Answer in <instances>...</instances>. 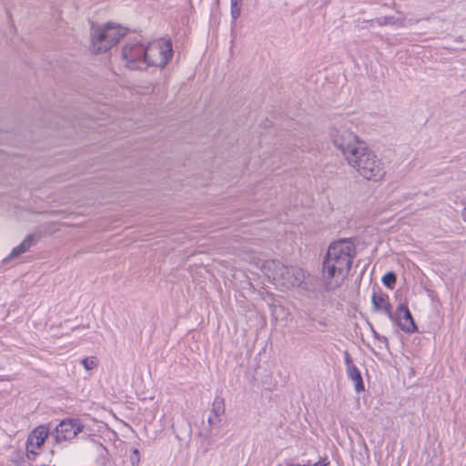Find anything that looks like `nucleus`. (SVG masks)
<instances>
[{
  "mask_svg": "<svg viewBox=\"0 0 466 466\" xmlns=\"http://www.w3.org/2000/svg\"><path fill=\"white\" fill-rule=\"evenodd\" d=\"M347 375L349 379L354 383V387L357 392L364 390L362 377L357 367H350V369H347Z\"/></svg>",
  "mask_w": 466,
  "mask_h": 466,
  "instance_id": "12",
  "label": "nucleus"
},
{
  "mask_svg": "<svg viewBox=\"0 0 466 466\" xmlns=\"http://www.w3.org/2000/svg\"><path fill=\"white\" fill-rule=\"evenodd\" d=\"M397 317L400 329L408 333H412L416 330V325L410 311L406 306H400L397 309Z\"/></svg>",
  "mask_w": 466,
  "mask_h": 466,
  "instance_id": "9",
  "label": "nucleus"
},
{
  "mask_svg": "<svg viewBox=\"0 0 466 466\" xmlns=\"http://www.w3.org/2000/svg\"><path fill=\"white\" fill-rule=\"evenodd\" d=\"M382 283L388 288H393L396 282V276L393 272H389L382 277Z\"/></svg>",
  "mask_w": 466,
  "mask_h": 466,
  "instance_id": "16",
  "label": "nucleus"
},
{
  "mask_svg": "<svg viewBox=\"0 0 466 466\" xmlns=\"http://www.w3.org/2000/svg\"><path fill=\"white\" fill-rule=\"evenodd\" d=\"M461 218H462L463 221L466 222V206L464 207V208L461 211Z\"/></svg>",
  "mask_w": 466,
  "mask_h": 466,
  "instance_id": "21",
  "label": "nucleus"
},
{
  "mask_svg": "<svg viewBox=\"0 0 466 466\" xmlns=\"http://www.w3.org/2000/svg\"><path fill=\"white\" fill-rule=\"evenodd\" d=\"M353 127L350 121L335 124L329 130L333 145L341 152L347 164L360 177L374 182L382 180L386 175L384 163L355 133Z\"/></svg>",
  "mask_w": 466,
  "mask_h": 466,
  "instance_id": "1",
  "label": "nucleus"
},
{
  "mask_svg": "<svg viewBox=\"0 0 466 466\" xmlns=\"http://www.w3.org/2000/svg\"><path fill=\"white\" fill-rule=\"evenodd\" d=\"M98 364L97 359L96 357H87L82 360V365L86 370H91L95 369Z\"/></svg>",
  "mask_w": 466,
  "mask_h": 466,
  "instance_id": "15",
  "label": "nucleus"
},
{
  "mask_svg": "<svg viewBox=\"0 0 466 466\" xmlns=\"http://www.w3.org/2000/svg\"><path fill=\"white\" fill-rule=\"evenodd\" d=\"M145 52L146 46L137 41H131L126 44L122 55L127 66L131 69L145 68Z\"/></svg>",
  "mask_w": 466,
  "mask_h": 466,
  "instance_id": "6",
  "label": "nucleus"
},
{
  "mask_svg": "<svg viewBox=\"0 0 466 466\" xmlns=\"http://www.w3.org/2000/svg\"><path fill=\"white\" fill-rule=\"evenodd\" d=\"M344 360H345V364H346L347 369H350V367H356L353 364L351 357H350V355L348 352H345V354H344Z\"/></svg>",
  "mask_w": 466,
  "mask_h": 466,
  "instance_id": "18",
  "label": "nucleus"
},
{
  "mask_svg": "<svg viewBox=\"0 0 466 466\" xmlns=\"http://www.w3.org/2000/svg\"><path fill=\"white\" fill-rule=\"evenodd\" d=\"M83 429L84 425L78 420H64L56 428V439L57 441L73 440Z\"/></svg>",
  "mask_w": 466,
  "mask_h": 466,
  "instance_id": "8",
  "label": "nucleus"
},
{
  "mask_svg": "<svg viewBox=\"0 0 466 466\" xmlns=\"http://www.w3.org/2000/svg\"><path fill=\"white\" fill-rule=\"evenodd\" d=\"M126 34L127 29L115 23L92 25L90 51L94 54L106 53L115 46Z\"/></svg>",
  "mask_w": 466,
  "mask_h": 466,
  "instance_id": "4",
  "label": "nucleus"
},
{
  "mask_svg": "<svg viewBox=\"0 0 466 466\" xmlns=\"http://www.w3.org/2000/svg\"><path fill=\"white\" fill-rule=\"evenodd\" d=\"M277 309H278V308L275 307L274 309L272 310V315H274L276 313Z\"/></svg>",
  "mask_w": 466,
  "mask_h": 466,
  "instance_id": "22",
  "label": "nucleus"
},
{
  "mask_svg": "<svg viewBox=\"0 0 466 466\" xmlns=\"http://www.w3.org/2000/svg\"><path fill=\"white\" fill-rule=\"evenodd\" d=\"M372 334L374 336V338L376 339H378L380 342L387 345L388 344V339L387 338H385L384 336H380L379 333H377L373 329H372Z\"/></svg>",
  "mask_w": 466,
  "mask_h": 466,
  "instance_id": "19",
  "label": "nucleus"
},
{
  "mask_svg": "<svg viewBox=\"0 0 466 466\" xmlns=\"http://www.w3.org/2000/svg\"><path fill=\"white\" fill-rule=\"evenodd\" d=\"M173 55L170 40L160 38L150 42L146 46L144 56L145 67L151 66L164 67Z\"/></svg>",
  "mask_w": 466,
  "mask_h": 466,
  "instance_id": "5",
  "label": "nucleus"
},
{
  "mask_svg": "<svg viewBox=\"0 0 466 466\" xmlns=\"http://www.w3.org/2000/svg\"><path fill=\"white\" fill-rule=\"evenodd\" d=\"M49 435V430L44 425L36 427L28 436L26 451L28 459H34Z\"/></svg>",
  "mask_w": 466,
  "mask_h": 466,
  "instance_id": "7",
  "label": "nucleus"
},
{
  "mask_svg": "<svg viewBox=\"0 0 466 466\" xmlns=\"http://www.w3.org/2000/svg\"><path fill=\"white\" fill-rule=\"evenodd\" d=\"M355 256V247L350 239L329 245L322 265V279L327 289H335L347 279Z\"/></svg>",
  "mask_w": 466,
  "mask_h": 466,
  "instance_id": "2",
  "label": "nucleus"
},
{
  "mask_svg": "<svg viewBox=\"0 0 466 466\" xmlns=\"http://www.w3.org/2000/svg\"><path fill=\"white\" fill-rule=\"evenodd\" d=\"M241 0H230V15L236 21L241 15Z\"/></svg>",
  "mask_w": 466,
  "mask_h": 466,
  "instance_id": "13",
  "label": "nucleus"
},
{
  "mask_svg": "<svg viewBox=\"0 0 466 466\" xmlns=\"http://www.w3.org/2000/svg\"><path fill=\"white\" fill-rule=\"evenodd\" d=\"M371 303L375 311L384 313L390 319H393V315L390 310L391 307L387 297L382 294L374 293L371 298Z\"/></svg>",
  "mask_w": 466,
  "mask_h": 466,
  "instance_id": "10",
  "label": "nucleus"
},
{
  "mask_svg": "<svg viewBox=\"0 0 466 466\" xmlns=\"http://www.w3.org/2000/svg\"><path fill=\"white\" fill-rule=\"evenodd\" d=\"M327 465H328V462H326L325 461H319L316 463H314L313 465L289 464L288 466H327Z\"/></svg>",
  "mask_w": 466,
  "mask_h": 466,
  "instance_id": "20",
  "label": "nucleus"
},
{
  "mask_svg": "<svg viewBox=\"0 0 466 466\" xmlns=\"http://www.w3.org/2000/svg\"><path fill=\"white\" fill-rule=\"evenodd\" d=\"M262 270L268 279L281 289L299 287L305 279V272L302 268L287 267L277 260L266 261Z\"/></svg>",
  "mask_w": 466,
  "mask_h": 466,
  "instance_id": "3",
  "label": "nucleus"
},
{
  "mask_svg": "<svg viewBox=\"0 0 466 466\" xmlns=\"http://www.w3.org/2000/svg\"><path fill=\"white\" fill-rule=\"evenodd\" d=\"M33 238L27 236L18 246L15 247L10 254L4 259L5 262L16 258L32 247Z\"/></svg>",
  "mask_w": 466,
  "mask_h": 466,
  "instance_id": "11",
  "label": "nucleus"
},
{
  "mask_svg": "<svg viewBox=\"0 0 466 466\" xmlns=\"http://www.w3.org/2000/svg\"><path fill=\"white\" fill-rule=\"evenodd\" d=\"M140 462V455L137 449L132 450V454L130 456V463L132 466H137Z\"/></svg>",
  "mask_w": 466,
  "mask_h": 466,
  "instance_id": "17",
  "label": "nucleus"
},
{
  "mask_svg": "<svg viewBox=\"0 0 466 466\" xmlns=\"http://www.w3.org/2000/svg\"><path fill=\"white\" fill-rule=\"evenodd\" d=\"M220 413L221 409L219 407H214L211 411V415L208 419V422L209 425L218 424L220 421Z\"/></svg>",
  "mask_w": 466,
  "mask_h": 466,
  "instance_id": "14",
  "label": "nucleus"
}]
</instances>
